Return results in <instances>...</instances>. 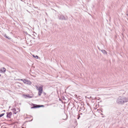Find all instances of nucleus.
<instances>
[{"instance_id": "f8f14e48", "label": "nucleus", "mask_w": 128, "mask_h": 128, "mask_svg": "<svg viewBox=\"0 0 128 128\" xmlns=\"http://www.w3.org/2000/svg\"><path fill=\"white\" fill-rule=\"evenodd\" d=\"M25 80V79H18V80H19L22 81L23 82H24V80Z\"/></svg>"}, {"instance_id": "f3484780", "label": "nucleus", "mask_w": 128, "mask_h": 128, "mask_svg": "<svg viewBox=\"0 0 128 128\" xmlns=\"http://www.w3.org/2000/svg\"><path fill=\"white\" fill-rule=\"evenodd\" d=\"M33 56L34 57V56H35L34 55H33Z\"/></svg>"}, {"instance_id": "412c9836", "label": "nucleus", "mask_w": 128, "mask_h": 128, "mask_svg": "<svg viewBox=\"0 0 128 128\" xmlns=\"http://www.w3.org/2000/svg\"><path fill=\"white\" fill-rule=\"evenodd\" d=\"M4 111H5V110H4Z\"/></svg>"}, {"instance_id": "4be33fe9", "label": "nucleus", "mask_w": 128, "mask_h": 128, "mask_svg": "<svg viewBox=\"0 0 128 128\" xmlns=\"http://www.w3.org/2000/svg\"><path fill=\"white\" fill-rule=\"evenodd\" d=\"M4 111H5V110H4Z\"/></svg>"}, {"instance_id": "423d86ee", "label": "nucleus", "mask_w": 128, "mask_h": 128, "mask_svg": "<svg viewBox=\"0 0 128 128\" xmlns=\"http://www.w3.org/2000/svg\"><path fill=\"white\" fill-rule=\"evenodd\" d=\"M7 116H6L7 118H11V116L12 114V113L11 112H7L6 113Z\"/></svg>"}, {"instance_id": "20e7f679", "label": "nucleus", "mask_w": 128, "mask_h": 128, "mask_svg": "<svg viewBox=\"0 0 128 128\" xmlns=\"http://www.w3.org/2000/svg\"><path fill=\"white\" fill-rule=\"evenodd\" d=\"M17 109L18 110H16V109L15 108H14L12 109V110H13V112H14V114H16V112H18V111H20V110H19L18 108H17Z\"/></svg>"}, {"instance_id": "ddd939ff", "label": "nucleus", "mask_w": 128, "mask_h": 128, "mask_svg": "<svg viewBox=\"0 0 128 128\" xmlns=\"http://www.w3.org/2000/svg\"><path fill=\"white\" fill-rule=\"evenodd\" d=\"M4 114V113H3L2 114H0V118L1 117H2L3 116Z\"/></svg>"}, {"instance_id": "f257e3e1", "label": "nucleus", "mask_w": 128, "mask_h": 128, "mask_svg": "<svg viewBox=\"0 0 128 128\" xmlns=\"http://www.w3.org/2000/svg\"><path fill=\"white\" fill-rule=\"evenodd\" d=\"M128 102V98L120 96L118 98L117 102L119 104H122Z\"/></svg>"}, {"instance_id": "f03ea898", "label": "nucleus", "mask_w": 128, "mask_h": 128, "mask_svg": "<svg viewBox=\"0 0 128 128\" xmlns=\"http://www.w3.org/2000/svg\"><path fill=\"white\" fill-rule=\"evenodd\" d=\"M42 86H40L38 89V95L39 96H40L42 92Z\"/></svg>"}, {"instance_id": "aec40b11", "label": "nucleus", "mask_w": 128, "mask_h": 128, "mask_svg": "<svg viewBox=\"0 0 128 128\" xmlns=\"http://www.w3.org/2000/svg\"><path fill=\"white\" fill-rule=\"evenodd\" d=\"M78 118V119L79 118Z\"/></svg>"}, {"instance_id": "6ab92c4d", "label": "nucleus", "mask_w": 128, "mask_h": 128, "mask_svg": "<svg viewBox=\"0 0 128 128\" xmlns=\"http://www.w3.org/2000/svg\"><path fill=\"white\" fill-rule=\"evenodd\" d=\"M1 76V75L0 74V76Z\"/></svg>"}, {"instance_id": "9b49d317", "label": "nucleus", "mask_w": 128, "mask_h": 128, "mask_svg": "<svg viewBox=\"0 0 128 128\" xmlns=\"http://www.w3.org/2000/svg\"><path fill=\"white\" fill-rule=\"evenodd\" d=\"M33 34H32L34 35L35 36H37V34H36V32H32Z\"/></svg>"}, {"instance_id": "7ed1b4c3", "label": "nucleus", "mask_w": 128, "mask_h": 128, "mask_svg": "<svg viewBox=\"0 0 128 128\" xmlns=\"http://www.w3.org/2000/svg\"><path fill=\"white\" fill-rule=\"evenodd\" d=\"M24 84H26L28 85H30L32 84V82L30 80L26 79L24 80Z\"/></svg>"}, {"instance_id": "2eb2a0df", "label": "nucleus", "mask_w": 128, "mask_h": 128, "mask_svg": "<svg viewBox=\"0 0 128 128\" xmlns=\"http://www.w3.org/2000/svg\"><path fill=\"white\" fill-rule=\"evenodd\" d=\"M38 106V107H39L44 106L42 105H41L40 106V105Z\"/></svg>"}, {"instance_id": "5701e85b", "label": "nucleus", "mask_w": 128, "mask_h": 128, "mask_svg": "<svg viewBox=\"0 0 128 128\" xmlns=\"http://www.w3.org/2000/svg\"><path fill=\"white\" fill-rule=\"evenodd\" d=\"M22 128H23V127H22Z\"/></svg>"}, {"instance_id": "4468645a", "label": "nucleus", "mask_w": 128, "mask_h": 128, "mask_svg": "<svg viewBox=\"0 0 128 128\" xmlns=\"http://www.w3.org/2000/svg\"><path fill=\"white\" fill-rule=\"evenodd\" d=\"M34 57L36 59L38 58V56H34Z\"/></svg>"}, {"instance_id": "1a4fd4ad", "label": "nucleus", "mask_w": 128, "mask_h": 128, "mask_svg": "<svg viewBox=\"0 0 128 128\" xmlns=\"http://www.w3.org/2000/svg\"><path fill=\"white\" fill-rule=\"evenodd\" d=\"M101 51L104 54H107V52L105 50H101Z\"/></svg>"}, {"instance_id": "0eeeda50", "label": "nucleus", "mask_w": 128, "mask_h": 128, "mask_svg": "<svg viewBox=\"0 0 128 128\" xmlns=\"http://www.w3.org/2000/svg\"><path fill=\"white\" fill-rule=\"evenodd\" d=\"M33 107H32L31 108H39V107H38V106H38V105L35 104H33ZM38 106H39V105H38Z\"/></svg>"}, {"instance_id": "6e6552de", "label": "nucleus", "mask_w": 128, "mask_h": 128, "mask_svg": "<svg viewBox=\"0 0 128 128\" xmlns=\"http://www.w3.org/2000/svg\"><path fill=\"white\" fill-rule=\"evenodd\" d=\"M4 36L6 38H7L8 40H10L11 39V38L10 37H9L8 36H7L5 34H4Z\"/></svg>"}, {"instance_id": "a211bd4d", "label": "nucleus", "mask_w": 128, "mask_h": 128, "mask_svg": "<svg viewBox=\"0 0 128 128\" xmlns=\"http://www.w3.org/2000/svg\"><path fill=\"white\" fill-rule=\"evenodd\" d=\"M98 49H100V48H99L98 47Z\"/></svg>"}, {"instance_id": "dca6fc26", "label": "nucleus", "mask_w": 128, "mask_h": 128, "mask_svg": "<svg viewBox=\"0 0 128 128\" xmlns=\"http://www.w3.org/2000/svg\"><path fill=\"white\" fill-rule=\"evenodd\" d=\"M127 16H128V14H127Z\"/></svg>"}, {"instance_id": "b1692460", "label": "nucleus", "mask_w": 128, "mask_h": 128, "mask_svg": "<svg viewBox=\"0 0 128 128\" xmlns=\"http://www.w3.org/2000/svg\"><path fill=\"white\" fill-rule=\"evenodd\" d=\"M22 128H23V127H22Z\"/></svg>"}, {"instance_id": "9d476101", "label": "nucleus", "mask_w": 128, "mask_h": 128, "mask_svg": "<svg viewBox=\"0 0 128 128\" xmlns=\"http://www.w3.org/2000/svg\"><path fill=\"white\" fill-rule=\"evenodd\" d=\"M6 70V68H3L1 69V71L2 72H5Z\"/></svg>"}, {"instance_id": "39448f33", "label": "nucleus", "mask_w": 128, "mask_h": 128, "mask_svg": "<svg viewBox=\"0 0 128 128\" xmlns=\"http://www.w3.org/2000/svg\"><path fill=\"white\" fill-rule=\"evenodd\" d=\"M60 20H66V19L64 16L62 15H60L58 16Z\"/></svg>"}]
</instances>
